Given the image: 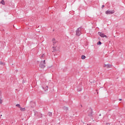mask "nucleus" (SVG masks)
I'll use <instances>...</instances> for the list:
<instances>
[{
	"label": "nucleus",
	"instance_id": "nucleus-1",
	"mask_svg": "<svg viewBox=\"0 0 125 125\" xmlns=\"http://www.w3.org/2000/svg\"><path fill=\"white\" fill-rule=\"evenodd\" d=\"M81 28H78L76 31V35L77 36H81V34H82V32L81 31Z\"/></svg>",
	"mask_w": 125,
	"mask_h": 125
},
{
	"label": "nucleus",
	"instance_id": "nucleus-2",
	"mask_svg": "<svg viewBox=\"0 0 125 125\" xmlns=\"http://www.w3.org/2000/svg\"><path fill=\"white\" fill-rule=\"evenodd\" d=\"M115 13V10H112L111 11L107 10L105 12V14L110 15V14H114Z\"/></svg>",
	"mask_w": 125,
	"mask_h": 125
},
{
	"label": "nucleus",
	"instance_id": "nucleus-3",
	"mask_svg": "<svg viewBox=\"0 0 125 125\" xmlns=\"http://www.w3.org/2000/svg\"><path fill=\"white\" fill-rule=\"evenodd\" d=\"M40 67L42 69H43L44 68H45V65L44 64H43V61H41L40 64Z\"/></svg>",
	"mask_w": 125,
	"mask_h": 125
},
{
	"label": "nucleus",
	"instance_id": "nucleus-4",
	"mask_svg": "<svg viewBox=\"0 0 125 125\" xmlns=\"http://www.w3.org/2000/svg\"><path fill=\"white\" fill-rule=\"evenodd\" d=\"M35 116H37V117H39V118L42 117V114L41 113L38 112H35Z\"/></svg>",
	"mask_w": 125,
	"mask_h": 125
},
{
	"label": "nucleus",
	"instance_id": "nucleus-5",
	"mask_svg": "<svg viewBox=\"0 0 125 125\" xmlns=\"http://www.w3.org/2000/svg\"><path fill=\"white\" fill-rule=\"evenodd\" d=\"M98 35H99V36L102 38H107V36L102 32H98Z\"/></svg>",
	"mask_w": 125,
	"mask_h": 125
},
{
	"label": "nucleus",
	"instance_id": "nucleus-6",
	"mask_svg": "<svg viewBox=\"0 0 125 125\" xmlns=\"http://www.w3.org/2000/svg\"><path fill=\"white\" fill-rule=\"evenodd\" d=\"M52 42H53V45H56V43H57V42H58L57 41L55 40V38H53L52 39Z\"/></svg>",
	"mask_w": 125,
	"mask_h": 125
},
{
	"label": "nucleus",
	"instance_id": "nucleus-7",
	"mask_svg": "<svg viewBox=\"0 0 125 125\" xmlns=\"http://www.w3.org/2000/svg\"><path fill=\"white\" fill-rule=\"evenodd\" d=\"M104 67H105L106 68H107V69H109V68H112V65L111 64H104Z\"/></svg>",
	"mask_w": 125,
	"mask_h": 125
},
{
	"label": "nucleus",
	"instance_id": "nucleus-8",
	"mask_svg": "<svg viewBox=\"0 0 125 125\" xmlns=\"http://www.w3.org/2000/svg\"><path fill=\"white\" fill-rule=\"evenodd\" d=\"M42 88L44 89V91H46L48 88V86L46 85V87L42 85Z\"/></svg>",
	"mask_w": 125,
	"mask_h": 125
},
{
	"label": "nucleus",
	"instance_id": "nucleus-9",
	"mask_svg": "<svg viewBox=\"0 0 125 125\" xmlns=\"http://www.w3.org/2000/svg\"><path fill=\"white\" fill-rule=\"evenodd\" d=\"M90 111L91 112H90V114H88V116L89 117H92V113H93V112L92 111V109H90Z\"/></svg>",
	"mask_w": 125,
	"mask_h": 125
},
{
	"label": "nucleus",
	"instance_id": "nucleus-10",
	"mask_svg": "<svg viewBox=\"0 0 125 125\" xmlns=\"http://www.w3.org/2000/svg\"><path fill=\"white\" fill-rule=\"evenodd\" d=\"M20 110L21 111V112H24V111H26V108H22V107H20Z\"/></svg>",
	"mask_w": 125,
	"mask_h": 125
},
{
	"label": "nucleus",
	"instance_id": "nucleus-11",
	"mask_svg": "<svg viewBox=\"0 0 125 125\" xmlns=\"http://www.w3.org/2000/svg\"><path fill=\"white\" fill-rule=\"evenodd\" d=\"M0 3H1V4H3V5H4L5 4V2H4V0H2L0 2Z\"/></svg>",
	"mask_w": 125,
	"mask_h": 125
},
{
	"label": "nucleus",
	"instance_id": "nucleus-12",
	"mask_svg": "<svg viewBox=\"0 0 125 125\" xmlns=\"http://www.w3.org/2000/svg\"><path fill=\"white\" fill-rule=\"evenodd\" d=\"M48 115L49 116V117H52V113H51V112H48Z\"/></svg>",
	"mask_w": 125,
	"mask_h": 125
},
{
	"label": "nucleus",
	"instance_id": "nucleus-13",
	"mask_svg": "<svg viewBox=\"0 0 125 125\" xmlns=\"http://www.w3.org/2000/svg\"><path fill=\"white\" fill-rule=\"evenodd\" d=\"M82 59H85V56L84 55H82L81 57Z\"/></svg>",
	"mask_w": 125,
	"mask_h": 125
},
{
	"label": "nucleus",
	"instance_id": "nucleus-14",
	"mask_svg": "<svg viewBox=\"0 0 125 125\" xmlns=\"http://www.w3.org/2000/svg\"><path fill=\"white\" fill-rule=\"evenodd\" d=\"M64 110H65V111H68L69 109L67 107H63Z\"/></svg>",
	"mask_w": 125,
	"mask_h": 125
},
{
	"label": "nucleus",
	"instance_id": "nucleus-15",
	"mask_svg": "<svg viewBox=\"0 0 125 125\" xmlns=\"http://www.w3.org/2000/svg\"><path fill=\"white\" fill-rule=\"evenodd\" d=\"M16 107H18V108H21V106L19 104H17L16 105Z\"/></svg>",
	"mask_w": 125,
	"mask_h": 125
},
{
	"label": "nucleus",
	"instance_id": "nucleus-16",
	"mask_svg": "<svg viewBox=\"0 0 125 125\" xmlns=\"http://www.w3.org/2000/svg\"><path fill=\"white\" fill-rule=\"evenodd\" d=\"M55 48H56V47H55V46H53V49L54 51H53L52 52H54V51H55V50H56L55 49Z\"/></svg>",
	"mask_w": 125,
	"mask_h": 125
},
{
	"label": "nucleus",
	"instance_id": "nucleus-17",
	"mask_svg": "<svg viewBox=\"0 0 125 125\" xmlns=\"http://www.w3.org/2000/svg\"><path fill=\"white\" fill-rule=\"evenodd\" d=\"M78 91H82L83 89L82 88L77 89Z\"/></svg>",
	"mask_w": 125,
	"mask_h": 125
},
{
	"label": "nucleus",
	"instance_id": "nucleus-18",
	"mask_svg": "<svg viewBox=\"0 0 125 125\" xmlns=\"http://www.w3.org/2000/svg\"><path fill=\"white\" fill-rule=\"evenodd\" d=\"M44 56H45L44 54H43V55H42L40 57V58H41V59H42L43 57H44Z\"/></svg>",
	"mask_w": 125,
	"mask_h": 125
},
{
	"label": "nucleus",
	"instance_id": "nucleus-19",
	"mask_svg": "<svg viewBox=\"0 0 125 125\" xmlns=\"http://www.w3.org/2000/svg\"><path fill=\"white\" fill-rule=\"evenodd\" d=\"M98 45H100V44H102V42H101L99 41L98 43H97Z\"/></svg>",
	"mask_w": 125,
	"mask_h": 125
},
{
	"label": "nucleus",
	"instance_id": "nucleus-20",
	"mask_svg": "<svg viewBox=\"0 0 125 125\" xmlns=\"http://www.w3.org/2000/svg\"><path fill=\"white\" fill-rule=\"evenodd\" d=\"M0 65H4V63H3V62L1 61L0 62Z\"/></svg>",
	"mask_w": 125,
	"mask_h": 125
},
{
	"label": "nucleus",
	"instance_id": "nucleus-21",
	"mask_svg": "<svg viewBox=\"0 0 125 125\" xmlns=\"http://www.w3.org/2000/svg\"><path fill=\"white\" fill-rule=\"evenodd\" d=\"M0 104H2V100H1V99H0Z\"/></svg>",
	"mask_w": 125,
	"mask_h": 125
},
{
	"label": "nucleus",
	"instance_id": "nucleus-22",
	"mask_svg": "<svg viewBox=\"0 0 125 125\" xmlns=\"http://www.w3.org/2000/svg\"><path fill=\"white\" fill-rule=\"evenodd\" d=\"M43 64H45H45H46V63H45V60H44V61H43Z\"/></svg>",
	"mask_w": 125,
	"mask_h": 125
},
{
	"label": "nucleus",
	"instance_id": "nucleus-23",
	"mask_svg": "<svg viewBox=\"0 0 125 125\" xmlns=\"http://www.w3.org/2000/svg\"><path fill=\"white\" fill-rule=\"evenodd\" d=\"M104 7H105V5H103L102 6V8H104Z\"/></svg>",
	"mask_w": 125,
	"mask_h": 125
},
{
	"label": "nucleus",
	"instance_id": "nucleus-24",
	"mask_svg": "<svg viewBox=\"0 0 125 125\" xmlns=\"http://www.w3.org/2000/svg\"><path fill=\"white\" fill-rule=\"evenodd\" d=\"M119 101H122V99H120Z\"/></svg>",
	"mask_w": 125,
	"mask_h": 125
},
{
	"label": "nucleus",
	"instance_id": "nucleus-25",
	"mask_svg": "<svg viewBox=\"0 0 125 125\" xmlns=\"http://www.w3.org/2000/svg\"><path fill=\"white\" fill-rule=\"evenodd\" d=\"M0 117H2V115H0Z\"/></svg>",
	"mask_w": 125,
	"mask_h": 125
},
{
	"label": "nucleus",
	"instance_id": "nucleus-26",
	"mask_svg": "<svg viewBox=\"0 0 125 125\" xmlns=\"http://www.w3.org/2000/svg\"><path fill=\"white\" fill-rule=\"evenodd\" d=\"M81 107H83V105L82 104L81 105Z\"/></svg>",
	"mask_w": 125,
	"mask_h": 125
},
{
	"label": "nucleus",
	"instance_id": "nucleus-27",
	"mask_svg": "<svg viewBox=\"0 0 125 125\" xmlns=\"http://www.w3.org/2000/svg\"><path fill=\"white\" fill-rule=\"evenodd\" d=\"M100 116H101V114H100Z\"/></svg>",
	"mask_w": 125,
	"mask_h": 125
},
{
	"label": "nucleus",
	"instance_id": "nucleus-28",
	"mask_svg": "<svg viewBox=\"0 0 125 125\" xmlns=\"http://www.w3.org/2000/svg\"><path fill=\"white\" fill-rule=\"evenodd\" d=\"M107 125H109V123H107Z\"/></svg>",
	"mask_w": 125,
	"mask_h": 125
}]
</instances>
